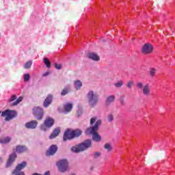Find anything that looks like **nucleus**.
<instances>
[{
  "label": "nucleus",
  "mask_w": 175,
  "mask_h": 175,
  "mask_svg": "<svg viewBox=\"0 0 175 175\" xmlns=\"http://www.w3.org/2000/svg\"><path fill=\"white\" fill-rule=\"evenodd\" d=\"M104 148L108 151V152H110L111 151H113V146L111 144L107 143L104 146Z\"/></svg>",
  "instance_id": "nucleus-22"
},
{
  "label": "nucleus",
  "mask_w": 175,
  "mask_h": 175,
  "mask_svg": "<svg viewBox=\"0 0 175 175\" xmlns=\"http://www.w3.org/2000/svg\"><path fill=\"white\" fill-rule=\"evenodd\" d=\"M52 102H53V95L49 94L43 103L44 107H49V105H51Z\"/></svg>",
  "instance_id": "nucleus-13"
},
{
  "label": "nucleus",
  "mask_w": 175,
  "mask_h": 175,
  "mask_svg": "<svg viewBox=\"0 0 175 175\" xmlns=\"http://www.w3.org/2000/svg\"><path fill=\"white\" fill-rule=\"evenodd\" d=\"M25 128L27 129H35L38 126V122L36 120H31L29 122H27L25 124Z\"/></svg>",
  "instance_id": "nucleus-12"
},
{
  "label": "nucleus",
  "mask_w": 175,
  "mask_h": 175,
  "mask_svg": "<svg viewBox=\"0 0 175 175\" xmlns=\"http://www.w3.org/2000/svg\"><path fill=\"white\" fill-rule=\"evenodd\" d=\"M120 105H125V101L124 100V98L120 99Z\"/></svg>",
  "instance_id": "nucleus-36"
},
{
  "label": "nucleus",
  "mask_w": 175,
  "mask_h": 175,
  "mask_svg": "<svg viewBox=\"0 0 175 175\" xmlns=\"http://www.w3.org/2000/svg\"><path fill=\"white\" fill-rule=\"evenodd\" d=\"M56 151H58V147L57 145H52L50 146L49 150L46 151V155L47 157H50L51 155H54L55 154Z\"/></svg>",
  "instance_id": "nucleus-10"
},
{
  "label": "nucleus",
  "mask_w": 175,
  "mask_h": 175,
  "mask_svg": "<svg viewBox=\"0 0 175 175\" xmlns=\"http://www.w3.org/2000/svg\"><path fill=\"white\" fill-rule=\"evenodd\" d=\"M17 99V96L12 95L10 98L8 100V102H14V100H16Z\"/></svg>",
  "instance_id": "nucleus-33"
},
{
  "label": "nucleus",
  "mask_w": 175,
  "mask_h": 175,
  "mask_svg": "<svg viewBox=\"0 0 175 175\" xmlns=\"http://www.w3.org/2000/svg\"><path fill=\"white\" fill-rule=\"evenodd\" d=\"M44 64H45L46 68H51V62H50L47 57L44 58Z\"/></svg>",
  "instance_id": "nucleus-24"
},
{
  "label": "nucleus",
  "mask_w": 175,
  "mask_h": 175,
  "mask_svg": "<svg viewBox=\"0 0 175 175\" xmlns=\"http://www.w3.org/2000/svg\"><path fill=\"white\" fill-rule=\"evenodd\" d=\"M82 86L83 83H81L80 81H77L75 82V88H76V90H80Z\"/></svg>",
  "instance_id": "nucleus-23"
},
{
  "label": "nucleus",
  "mask_w": 175,
  "mask_h": 175,
  "mask_svg": "<svg viewBox=\"0 0 175 175\" xmlns=\"http://www.w3.org/2000/svg\"><path fill=\"white\" fill-rule=\"evenodd\" d=\"M152 50H154L152 45L147 43L142 46V54H150V53H152Z\"/></svg>",
  "instance_id": "nucleus-9"
},
{
  "label": "nucleus",
  "mask_w": 175,
  "mask_h": 175,
  "mask_svg": "<svg viewBox=\"0 0 175 175\" xmlns=\"http://www.w3.org/2000/svg\"><path fill=\"white\" fill-rule=\"evenodd\" d=\"M56 165L59 172H62V173H65V172L69 170V163L67 159H61L57 162Z\"/></svg>",
  "instance_id": "nucleus-5"
},
{
  "label": "nucleus",
  "mask_w": 175,
  "mask_h": 175,
  "mask_svg": "<svg viewBox=\"0 0 175 175\" xmlns=\"http://www.w3.org/2000/svg\"><path fill=\"white\" fill-rule=\"evenodd\" d=\"M87 100L90 107H95L96 105H98L99 95H98V93L90 90L87 94Z\"/></svg>",
  "instance_id": "nucleus-4"
},
{
  "label": "nucleus",
  "mask_w": 175,
  "mask_h": 175,
  "mask_svg": "<svg viewBox=\"0 0 175 175\" xmlns=\"http://www.w3.org/2000/svg\"><path fill=\"white\" fill-rule=\"evenodd\" d=\"M55 68L57 70L62 69V64H58L57 63H55Z\"/></svg>",
  "instance_id": "nucleus-34"
},
{
  "label": "nucleus",
  "mask_w": 175,
  "mask_h": 175,
  "mask_svg": "<svg viewBox=\"0 0 175 175\" xmlns=\"http://www.w3.org/2000/svg\"><path fill=\"white\" fill-rule=\"evenodd\" d=\"M49 75H50V72H44V73L42 75V76H43V77H46V76H49Z\"/></svg>",
  "instance_id": "nucleus-37"
},
{
  "label": "nucleus",
  "mask_w": 175,
  "mask_h": 175,
  "mask_svg": "<svg viewBox=\"0 0 175 175\" xmlns=\"http://www.w3.org/2000/svg\"><path fill=\"white\" fill-rule=\"evenodd\" d=\"M115 100H116V96L114 95L108 96L105 101L106 106H110V105H111V103H113Z\"/></svg>",
  "instance_id": "nucleus-15"
},
{
  "label": "nucleus",
  "mask_w": 175,
  "mask_h": 175,
  "mask_svg": "<svg viewBox=\"0 0 175 175\" xmlns=\"http://www.w3.org/2000/svg\"><path fill=\"white\" fill-rule=\"evenodd\" d=\"M70 91V87L68 86L64 88L61 92L62 96H65V95H68V93Z\"/></svg>",
  "instance_id": "nucleus-20"
},
{
  "label": "nucleus",
  "mask_w": 175,
  "mask_h": 175,
  "mask_svg": "<svg viewBox=\"0 0 175 175\" xmlns=\"http://www.w3.org/2000/svg\"><path fill=\"white\" fill-rule=\"evenodd\" d=\"M29 79H31V76L29 75V74H26L23 76V80L25 82L29 81Z\"/></svg>",
  "instance_id": "nucleus-30"
},
{
  "label": "nucleus",
  "mask_w": 175,
  "mask_h": 175,
  "mask_svg": "<svg viewBox=\"0 0 175 175\" xmlns=\"http://www.w3.org/2000/svg\"><path fill=\"white\" fill-rule=\"evenodd\" d=\"M114 85L116 88H121L124 85V82L122 81H119L118 83H115Z\"/></svg>",
  "instance_id": "nucleus-27"
},
{
  "label": "nucleus",
  "mask_w": 175,
  "mask_h": 175,
  "mask_svg": "<svg viewBox=\"0 0 175 175\" xmlns=\"http://www.w3.org/2000/svg\"><path fill=\"white\" fill-rule=\"evenodd\" d=\"M88 57L90 58V59H92L93 61H99L100 59V57L96 53H90L88 54Z\"/></svg>",
  "instance_id": "nucleus-18"
},
{
  "label": "nucleus",
  "mask_w": 175,
  "mask_h": 175,
  "mask_svg": "<svg viewBox=\"0 0 175 175\" xmlns=\"http://www.w3.org/2000/svg\"><path fill=\"white\" fill-rule=\"evenodd\" d=\"M16 151L18 154H23V152L28 151V148L25 146L18 145L16 146Z\"/></svg>",
  "instance_id": "nucleus-14"
},
{
  "label": "nucleus",
  "mask_w": 175,
  "mask_h": 175,
  "mask_svg": "<svg viewBox=\"0 0 175 175\" xmlns=\"http://www.w3.org/2000/svg\"><path fill=\"white\" fill-rule=\"evenodd\" d=\"M107 120L109 121V122H111V121H113V120H114V116H113V114L109 113L107 116Z\"/></svg>",
  "instance_id": "nucleus-31"
},
{
  "label": "nucleus",
  "mask_w": 175,
  "mask_h": 175,
  "mask_svg": "<svg viewBox=\"0 0 175 175\" xmlns=\"http://www.w3.org/2000/svg\"><path fill=\"white\" fill-rule=\"evenodd\" d=\"M83 131L79 129L70 131V129H67L64 134L63 140L64 142H66L68 140H72V139H75V137H79V136H81Z\"/></svg>",
  "instance_id": "nucleus-3"
},
{
  "label": "nucleus",
  "mask_w": 175,
  "mask_h": 175,
  "mask_svg": "<svg viewBox=\"0 0 175 175\" xmlns=\"http://www.w3.org/2000/svg\"><path fill=\"white\" fill-rule=\"evenodd\" d=\"M55 120L53 118L46 117L44 121V124L40 126L41 131L46 132L47 129L51 128L54 125Z\"/></svg>",
  "instance_id": "nucleus-7"
},
{
  "label": "nucleus",
  "mask_w": 175,
  "mask_h": 175,
  "mask_svg": "<svg viewBox=\"0 0 175 175\" xmlns=\"http://www.w3.org/2000/svg\"><path fill=\"white\" fill-rule=\"evenodd\" d=\"M91 147H92V142L91 139H86L76 146H72L71 148V151L77 153L83 152V151L88 150V148H91Z\"/></svg>",
  "instance_id": "nucleus-2"
},
{
  "label": "nucleus",
  "mask_w": 175,
  "mask_h": 175,
  "mask_svg": "<svg viewBox=\"0 0 175 175\" xmlns=\"http://www.w3.org/2000/svg\"><path fill=\"white\" fill-rule=\"evenodd\" d=\"M72 109H73V105L71 103H67L64 106V111H66V113H70Z\"/></svg>",
  "instance_id": "nucleus-19"
},
{
  "label": "nucleus",
  "mask_w": 175,
  "mask_h": 175,
  "mask_svg": "<svg viewBox=\"0 0 175 175\" xmlns=\"http://www.w3.org/2000/svg\"><path fill=\"white\" fill-rule=\"evenodd\" d=\"M11 140H12V138H10L9 137H6L5 138H3V139H0V143L1 144H8V143L11 142Z\"/></svg>",
  "instance_id": "nucleus-21"
},
{
  "label": "nucleus",
  "mask_w": 175,
  "mask_h": 175,
  "mask_svg": "<svg viewBox=\"0 0 175 175\" xmlns=\"http://www.w3.org/2000/svg\"><path fill=\"white\" fill-rule=\"evenodd\" d=\"M16 158H17V154H16V152H14L11 155H10V157L7 162V166H10V165H12V163L14 162Z\"/></svg>",
  "instance_id": "nucleus-17"
},
{
  "label": "nucleus",
  "mask_w": 175,
  "mask_h": 175,
  "mask_svg": "<svg viewBox=\"0 0 175 175\" xmlns=\"http://www.w3.org/2000/svg\"><path fill=\"white\" fill-rule=\"evenodd\" d=\"M0 114H1V117H5V121H10V120H13V118L17 117V112L13 110L7 109L5 111H1Z\"/></svg>",
  "instance_id": "nucleus-6"
},
{
  "label": "nucleus",
  "mask_w": 175,
  "mask_h": 175,
  "mask_svg": "<svg viewBox=\"0 0 175 175\" xmlns=\"http://www.w3.org/2000/svg\"><path fill=\"white\" fill-rule=\"evenodd\" d=\"M142 91L144 96H150L151 94V89H150V84L148 83L145 84Z\"/></svg>",
  "instance_id": "nucleus-11"
},
{
  "label": "nucleus",
  "mask_w": 175,
  "mask_h": 175,
  "mask_svg": "<svg viewBox=\"0 0 175 175\" xmlns=\"http://www.w3.org/2000/svg\"><path fill=\"white\" fill-rule=\"evenodd\" d=\"M59 133H61V129L59 128L55 129L49 136V139H55V137H57Z\"/></svg>",
  "instance_id": "nucleus-16"
},
{
  "label": "nucleus",
  "mask_w": 175,
  "mask_h": 175,
  "mask_svg": "<svg viewBox=\"0 0 175 175\" xmlns=\"http://www.w3.org/2000/svg\"><path fill=\"white\" fill-rule=\"evenodd\" d=\"M133 81H129L127 84H126V87L129 88V90H131V88H132V87L133 86Z\"/></svg>",
  "instance_id": "nucleus-32"
},
{
  "label": "nucleus",
  "mask_w": 175,
  "mask_h": 175,
  "mask_svg": "<svg viewBox=\"0 0 175 175\" xmlns=\"http://www.w3.org/2000/svg\"><path fill=\"white\" fill-rule=\"evenodd\" d=\"M155 73H157V70H155V68H151L150 70V77H154V76H155Z\"/></svg>",
  "instance_id": "nucleus-29"
},
{
  "label": "nucleus",
  "mask_w": 175,
  "mask_h": 175,
  "mask_svg": "<svg viewBox=\"0 0 175 175\" xmlns=\"http://www.w3.org/2000/svg\"><path fill=\"white\" fill-rule=\"evenodd\" d=\"M20 102H23V97L20 96L18 97L16 101H14L12 103V106H17V105H18V103H20Z\"/></svg>",
  "instance_id": "nucleus-25"
},
{
  "label": "nucleus",
  "mask_w": 175,
  "mask_h": 175,
  "mask_svg": "<svg viewBox=\"0 0 175 175\" xmlns=\"http://www.w3.org/2000/svg\"><path fill=\"white\" fill-rule=\"evenodd\" d=\"M31 66H32V62L29 61L25 64L24 68L25 69H29V68H31Z\"/></svg>",
  "instance_id": "nucleus-28"
},
{
  "label": "nucleus",
  "mask_w": 175,
  "mask_h": 175,
  "mask_svg": "<svg viewBox=\"0 0 175 175\" xmlns=\"http://www.w3.org/2000/svg\"><path fill=\"white\" fill-rule=\"evenodd\" d=\"M81 114V111H78V117Z\"/></svg>",
  "instance_id": "nucleus-38"
},
{
  "label": "nucleus",
  "mask_w": 175,
  "mask_h": 175,
  "mask_svg": "<svg viewBox=\"0 0 175 175\" xmlns=\"http://www.w3.org/2000/svg\"><path fill=\"white\" fill-rule=\"evenodd\" d=\"M33 114L36 120L40 121L42 120L43 116H44V112L43 111V109L39 107H36L33 109Z\"/></svg>",
  "instance_id": "nucleus-8"
},
{
  "label": "nucleus",
  "mask_w": 175,
  "mask_h": 175,
  "mask_svg": "<svg viewBox=\"0 0 175 175\" xmlns=\"http://www.w3.org/2000/svg\"><path fill=\"white\" fill-rule=\"evenodd\" d=\"M90 125L94 126H90L86 129L85 131V135H92V139L94 142H100V140H102V137L100 136L99 133H98V130L99 129V126L102 125V120H98L96 121V118L93 117L90 119Z\"/></svg>",
  "instance_id": "nucleus-1"
},
{
  "label": "nucleus",
  "mask_w": 175,
  "mask_h": 175,
  "mask_svg": "<svg viewBox=\"0 0 175 175\" xmlns=\"http://www.w3.org/2000/svg\"><path fill=\"white\" fill-rule=\"evenodd\" d=\"M99 157H100V152H96L94 154V159L99 158Z\"/></svg>",
  "instance_id": "nucleus-35"
},
{
  "label": "nucleus",
  "mask_w": 175,
  "mask_h": 175,
  "mask_svg": "<svg viewBox=\"0 0 175 175\" xmlns=\"http://www.w3.org/2000/svg\"><path fill=\"white\" fill-rule=\"evenodd\" d=\"M144 87V84L142 82H137L136 83V88L137 90H143V88Z\"/></svg>",
  "instance_id": "nucleus-26"
}]
</instances>
